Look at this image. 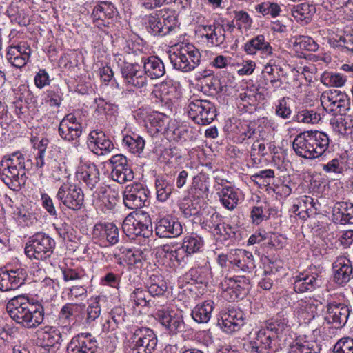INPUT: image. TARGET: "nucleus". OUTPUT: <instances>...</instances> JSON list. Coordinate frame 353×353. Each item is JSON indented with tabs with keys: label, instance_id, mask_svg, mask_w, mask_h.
<instances>
[{
	"label": "nucleus",
	"instance_id": "nucleus-1",
	"mask_svg": "<svg viewBox=\"0 0 353 353\" xmlns=\"http://www.w3.org/2000/svg\"><path fill=\"white\" fill-rule=\"evenodd\" d=\"M6 311L17 324L28 329L36 328L44 319L43 305L25 296L11 299L6 305Z\"/></svg>",
	"mask_w": 353,
	"mask_h": 353
},
{
	"label": "nucleus",
	"instance_id": "nucleus-2",
	"mask_svg": "<svg viewBox=\"0 0 353 353\" xmlns=\"http://www.w3.org/2000/svg\"><path fill=\"white\" fill-rule=\"evenodd\" d=\"M31 164L30 159L21 152L5 156L0 163V178L10 189H19L26 183V170Z\"/></svg>",
	"mask_w": 353,
	"mask_h": 353
},
{
	"label": "nucleus",
	"instance_id": "nucleus-3",
	"mask_svg": "<svg viewBox=\"0 0 353 353\" xmlns=\"http://www.w3.org/2000/svg\"><path fill=\"white\" fill-rule=\"evenodd\" d=\"M170 61L176 70L187 72L194 70L201 62V53L192 44L182 43L170 51Z\"/></svg>",
	"mask_w": 353,
	"mask_h": 353
},
{
	"label": "nucleus",
	"instance_id": "nucleus-4",
	"mask_svg": "<svg viewBox=\"0 0 353 353\" xmlns=\"http://www.w3.org/2000/svg\"><path fill=\"white\" fill-rule=\"evenodd\" d=\"M55 241L44 232H37L30 236L26 243L24 252L30 260L36 263L50 259L55 248Z\"/></svg>",
	"mask_w": 353,
	"mask_h": 353
},
{
	"label": "nucleus",
	"instance_id": "nucleus-5",
	"mask_svg": "<svg viewBox=\"0 0 353 353\" xmlns=\"http://www.w3.org/2000/svg\"><path fill=\"white\" fill-rule=\"evenodd\" d=\"M158 339L154 330L147 327H137L127 339L130 353H153Z\"/></svg>",
	"mask_w": 353,
	"mask_h": 353
},
{
	"label": "nucleus",
	"instance_id": "nucleus-6",
	"mask_svg": "<svg viewBox=\"0 0 353 353\" xmlns=\"http://www.w3.org/2000/svg\"><path fill=\"white\" fill-rule=\"evenodd\" d=\"M121 69L122 77L128 85L133 86L137 89H141L148 85V79L144 70H141V65L139 63L138 59H134V61L130 62L122 58L121 55H117L115 58Z\"/></svg>",
	"mask_w": 353,
	"mask_h": 353
},
{
	"label": "nucleus",
	"instance_id": "nucleus-7",
	"mask_svg": "<svg viewBox=\"0 0 353 353\" xmlns=\"http://www.w3.org/2000/svg\"><path fill=\"white\" fill-rule=\"evenodd\" d=\"M188 114L196 123L205 125L214 120L216 109L214 103L208 100L193 98L189 100Z\"/></svg>",
	"mask_w": 353,
	"mask_h": 353
},
{
	"label": "nucleus",
	"instance_id": "nucleus-8",
	"mask_svg": "<svg viewBox=\"0 0 353 353\" xmlns=\"http://www.w3.org/2000/svg\"><path fill=\"white\" fill-rule=\"evenodd\" d=\"M321 102L327 112L334 114H345L350 110L352 103L346 93L338 90H330L323 92Z\"/></svg>",
	"mask_w": 353,
	"mask_h": 353
},
{
	"label": "nucleus",
	"instance_id": "nucleus-9",
	"mask_svg": "<svg viewBox=\"0 0 353 353\" xmlns=\"http://www.w3.org/2000/svg\"><path fill=\"white\" fill-rule=\"evenodd\" d=\"M56 197L65 207L75 211L80 210L84 204V194L81 188L68 181L60 186Z\"/></svg>",
	"mask_w": 353,
	"mask_h": 353
},
{
	"label": "nucleus",
	"instance_id": "nucleus-10",
	"mask_svg": "<svg viewBox=\"0 0 353 353\" xmlns=\"http://www.w3.org/2000/svg\"><path fill=\"white\" fill-rule=\"evenodd\" d=\"M150 219L148 213L143 211L135 212L125 218L122 228L128 236H145L150 232Z\"/></svg>",
	"mask_w": 353,
	"mask_h": 353
},
{
	"label": "nucleus",
	"instance_id": "nucleus-11",
	"mask_svg": "<svg viewBox=\"0 0 353 353\" xmlns=\"http://www.w3.org/2000/svg\"><path fill=\"white\" fill-rule=\"evenodd\" d=\"M223 296L229 301L242 299L248 292L250 281L245 276L225 278L221 283Z\"/></svg>",
	"mask_w": 353,
	"mask_h": 353
},
{
	"label": "nucleus",
	"instance_id": "nucleus-12",
	"mask_svg": "<svg viewBox=\"0 0 353 353\" xmlns=\"http://www.w3.org/2000/svg\"><path fill=\"white\" fill-rule=\"evenodd\" d=\"M149 193L148 189L142 183L127 185L123 196L125 206L132 210L143 208L148 202Z\"/></svg>",
	"mask_w": 353,
	"mask_h": 353
},
{
	"label": "nucleus",
	"instance_id": "nucleus-13",
	"mask_svg": "<svg viewBox=\"0 0 353 353\" xmlns=\"http://www.w3.org/2000/svg\"><path fill=\"white\" fill-rule=\"evenodd\" d=\"M112 179L120 184L133 180L134 175L132 166L125 156L121 154L113 155L109 159Z\"/></svg>",
	"mask_w": 353,
	"mask_h": 353
},
{
	"label": "nucleus",
	"instance_id": "nucleus-14",
	"mask_svg": "<svg viewBox=\"0 0 353 353\" xmlns=\"http://www.w3.org/2000/svg\"><path fill=\"white\" fill-rule=\"evenodd\" d=\"M91 203L97 213L110 212L116 205V198L108 186L97 187L91 192Z\"/></svg>",
	"mask_w": 353,
	"mask_h": 353
},
{
	"label": "nucleus",
	"instance_id": "nucleus-15",
	"mask_svg": "<svg viewBox=\"0 0 353 353\" xmlns=\"http://www.w3.org/2000/svg\"><path fill=\"white\" fill-rule=\"evenodd\" d=\"M197 32L201 38L206 40L211 46H221L225 41V30L223 24L214 21L210 24H200Z\"/></svg>",
	"mask_w": 353,
	"mask_h": 353
},
{
	"label": "nucleus",
	"instance_id": "nucleus-16",
	"mask_svg": "<svg viewBox=\"0 0 353 353\" xmlns=\"http://www.w3.org/2000/svg\"><path fill=\"white\" fill-rule=\"evenodd\" d=\"M326 309L325 320L327 323L332 324L335 328L345 325L350 314V309L347 305L332 301L327 304Z\"/></svg>",
	"mask_w": 353,
	"mask_h": 353
},
{
	"label": "nucleus",
	"instance_id": "nucleus-17",
	"mask_svg": "<svg viewBox=\"0 0 353 353\" xmlns=\"http://www.w3.org/2000/svg\"><path fill=\"white\" fill-rule=\"evenodd\" d=\"M155 318L170 334H176L185 329V323L182 315L165 310H159Z\"/></svg>",
	"mask_w": 353,
	"mask_h": 353
},
{
	"label": "nucleus",
	"instance_id": "nucleus-18",
	"mask_svg": "<svg viewBox=\"0 0 353 353\" xmlns=\"http://www.w3.org/2000/svg\"><path fill=\"white\" fill-rule=\"evenodd\" d=\"M293 288L296 293L312 292L321 285V275L317 272L305 271L294 278Z\"/></svg>",
	"mask_w": 353,
	"mask_h": 353
},
{
	"label": "nucleus",
	"instance_id": "nucleus-19",
	"mask_svg": "<svg viewBox=\"0 0 353 353\" xmlns=\"http://www.w3.org/2000/svg\"><path fill=\"white\" fill-rule=\"evenodd\" d=\"M269 330H260L255 339L244 344L248 353H272L274 352L273 339Z\"/></svg>",
	"mask_w": 353,
	"mask_h": 353
},
{
	"label": "nucleus",
	"instance_id": "nucleus-20",
	"mask_svg": "<svg viewBox=\"0 0 353 353\" xmlns=\"http://www.w3.org/2000/svg\"><path fill=\"white\" fill-rule=\"evenodd\" d=\"M176 19L173 14L167 16L163 14L161 17L150 16L147 29L154 36H163L168 34L176 26Z\"/></svg>",
	"mask_w": 353,
	"mask_h": 353
},
{
	"label": "nucleus",
	"instance_id": "nucleus-21",
	"mask_svg": "<svg viewBox=\"0 0 353 353\" xmlns=\"http://www.w3.org/2000/svg\"><path fill=\"white\" fill-rule=\"evenodd\" d=\"M292 148L296 154L307 159H315L318 157L316 150L309 135V130L299 134L292 142Z\"/></svg>",
	"mask_w": 353,
	"mask_h": 353
},
{
	"label": "nucleus",
	"instance_id": "nucleus-22",
	"mask_svg": "<svg viewBox=\"0 0 353 353\" xmlns=\"http://www.w3.org/2000/svg\"><path fill=\"white\" fill-rule=\"evenodd\" d=\"M182 231L181 223L171 216H165L156 222L155 233L160 238L176 237Z\"/></svg>",
	"mask_w": 353,
	"mask_h": 353
},
{
	"label": "nucleus",
	"instance_id": "nucleus-23",
	"mask_svg": "<svg viewBox=\"0 0 353 353\" xmlns=\"http://www.w3.org/2000/svg\"><path fill=\"white\" fill-rule=\"evenodd\" d=\"M244 314L241 310H230L222 314L218 324L226 333H232L239 331L245 324Z\"/></svg>",
	"mask_w": 353,
	"mask_h": 353
},
{
	"label": "nucleus",
	"instance_id": "nucleus-24",
	"mask_svg": "<svg viewBox=\"0 0 353 353\" xmlns=\"http://www.w3.org/2000/svg\"><path fill=\"white\" fill-rule=\"evenodd\" d=\"M31 49L25 43L10 46L6 53L7 61L17 68L24 67L28 62Z\"/></svg>",
	"mask_w": 353,
	"mask_h": 353
},
{
	"label": "nucleus",
	"instance_id": "nucleus-25",
	"mask_svg": "<svg viewBox=\"0 0 353 353\" xmlns=\"http://www.w3.org/2000/svg\"><path fill=\"white\" fill-rule=\"evenodd\" d=\"M81 125L77 122L73 114H69L64 117L59 126V133L62 139L66 141H72L80 137Z\"/></svg>",
	"mask_w": 353,
	"mask_h": 353
},
{
	"label": "nucleus",
	"instance_id": "nucleus-26",
	"mask_svg": "<svg viewBox=\"0 0 353 353\" xmlns=\"http://www.w3.org/2000/svg\"><path fill=\"white\" fill-rule=\"evenodd\" d=\"M114 145L100 130L90 132V150L94 154L104 155L114 149Z\"/></svg>",
	"mask_w": 353,
	"mask_h": 353
},
{
	"label": "nucleus",
	"instance_id": "nucleus-27",
	"mask_svg": "<svg viewBox=\"0 0 353 353\" xmlns=\"http://www.w3.org/2000/svg\"><path fill=\"white\" fill-rule=\"evenodd\" d=\"M230 263L243 272H250L255 268L252 252L242 249L230 252Z\"/></svg>",
	"mask_w": 353,
	"mask_h": 353
},
{
	"label": "nucleus",
	"instance_id": "nucleus-28",
	"mask_svg": "<svg viewBox=\"0 0 353 353\" xmlns=\"http://www.w3.org/2000/svg\"><path fill=\"white\" fill-rule=\"evenodd\" d=\"M243 48L249 55H254L258 52L266 57L273 55L272 47L262 34H259L249 39L244 44Z\"/></svg>",
	"mask_w": 353,
	"mask_h": 353
},
{
	"label": "nucleus",
	"instance_id": "nucleus-29",
	"mask_svg": "<svg viewBox=\"0 0 353 353\" xmlns=\"http://www.w3.org/2000/svg\"><path fill=\"white\" fill-rule=\"evenodd\" d=\"M332 218L336 223L353 224V203L347 201L336 202L332 208Z\"/></svg>",
	"mask_w": 353,
	"mask_h": 353
},
{
	"label": "nucleus",
	"instance_id": "nucleus-30",
	"mask_svg": "<svg viewBox=\"0 0 353 353\" xmlns=\"http://www.w3.org/2000/svg\"><path fill=\"white\" fill-rule=\"evenodd\" d=\"M141 63L143 64V70L145 76L151 79H159L165 73V69L163 61L157 57L140 58Z\"/></svg>",
	"mask_w": 353,
	"mask_h": 353
},
{
	"label": "nucleus",
	"instance_id": "nucleus-31",
	"mask_svg": "<svg viewBox=\"0 0 353 353\" xmlns=\"http://www.w3.org/2000/svg\"><path fill=\"white\" fill-rule=\"evenodd\" d=\"M333 269L334 280L339 285H345L353 277V268L348 259L338 260L334 263Z\"/></svg>",
	"mask_w": 353,
	"mask_h": 353
},
{
	"label": "nucleus",
	"instance_id": "nucleus-32",
	"mask_svg": "<svg viewBox=\"0 0 353 353\" xmlns=\"http://www.w3.org/2000/svg\"><path fill=\"white\" fill-rule=\"evenodd\" d=\"M325 157L326 154L321 157L319 164L322 171L334 176L343 175L346 169L344 159L340 155H336L331 159H325Z\"/></svg>",
	"mask_w": 353,
	"mask_h": 353
},
{
	"label": "nucleus",
	"instance_id": "nucleus-33",
	"mask_svg": "<svg viewBox=\"0 0 353 353\" xmlns=\"http://www.w3.org/2000/svg\"><path fill=\"white\" fill-rule=\"evenodd\" d=\"M114 7L112 3L108 1H102L97 5L92 13L93 23L99 28L105 26V19L112 18Z\"/></svg>",
	"mask_w": 353,
	"mask_h": 353
},
{
	"label": "nucleus",
	"instance_id": "nucleus-34",
	"mask_svg": "<svg viewBox=\"0 0 353 353\" xmlns=\"http://www.w3.org/2000/svg\"><path fill=\"white\" fill-rule=\"evenodd\" d=\"M216 190L219 201L225 209L233 210L236 208L239 200V192L236 190L231 186L217 187Z\"/></svg>",
	"mask_w": 353,
	"mask_h": 353
},
{
	"label": "nucleus",
	"instance_id": "nucleus-35",
	"mask_svg": "<svg viewBox=\"0 0 353 353\" xmlns=\"http://www.w3.org/2000/svg\"><path fill=\"white\" fill-rule=\"evenodd\" d=\"M214 303L210 300L197 304L192 310L191 316L198 323H208L214 310Z\"/></svg>",
	"mask_w": 353,
	"mask_h": 353
},
{
	"label": "nucleus",
	"instance_id": "nucleus-36",
	"mask_svg": "<svg viewBox=\"0 0 353 353\" xmlns=\"http://www.w3.org/2000/svg\"><path fill=\"white\" fill-rule=\"evenodd\" d=\"M157 199L161 202L166 201L174 190L173 180L168 176H158L155 180Z\"/></svg>",
	"mask_w": 353,
	"mask_h": 353
},
{
	"label": "nucleus",
	"instance_id": "nucleus-37",
	"mask_svg": "<svg viewBox=\"0 0 353 353\" xmlns=\"http://www.w3.org/2000/svg\"><path fill=\"white\" fill-rule=\"evenodd\" d=\"M257 90V89H246L241 92L237 98L239 109L245 112H252L256 105Z\"/></svg>",
	"mask_w": 353,
	"mask_h": 353
},
{
	"label": "nucleus",
	"instance_id": "nucleus-38",
	"mask_svg": "<svg viewBox=\"0 0 353 353\" xmlns=\"http://www.w3.org/2000/svg\"><path fill=\"white\" fill-rule=\"evenodd\" d=\"M309 135L311 137L318 157L325 154L330 141L328 135L325 132L319 130H309Z\"/></svg>",
	"mask_w": 353,
	"mask_h": 353
},
{
	"label": "nucleus",
	"instance_id": "nucleus-39",
	"mask_svg": "<svg viewBox=\"0 0 353 353\" xmlns=\"http://www.w3.org/2000/svg\"><path fill=\"white\" fill-rule=\"evenodd\" d=\"M147 292L151 296H161L167 290V284L162 276L157 274L151 275L146 283Z\"/></svg>",
	"mask_w": 353,
	"mask_h": 353
},
{
	"label": "nucleus",
	"instance_id": "nucleus-40",
	"mask_svg": "<svg viewBox=\"0 0 353 353\" xmlns=\"http://www.w3.org/2000/svg\"><path fill=\"white\" fill-rule=\"evenodd\" d=\"M165 134L169 139L175 141H184L190 137L188 127L178 124L176 121H172L168 124Z\"/></svg>",
	"mask_w": 353,
	"mask_h": 353
},
{
	"label": "nucleus",
	"instance_id": "nucleus-41",
	"mask_svg": "<svg viewBox=\"0 0 353 353\" xmlns=\"http://www.w3.org/2000/svg\"><path fill=\"white\" fill-rule=\"evenodd\" d=\"M315 12V6L307 3L299 4L292 10V14L294 19L297 21H303L305 23L310 22Z\"/></svg>",
	"mask_w": 353,
	"mask_h": 353
},
{
	"label": "nucleus",
	"instance_id": "nucleus-42",
	"mask_svg": "<svg viewBox=\"0 0 353 353\" xmlns=\"http://www.w3.org/2000/svg\"><path fill=\"white\" fill-rule=\"evenodd\" d=\"M30 102L28 104H24L22 99L17 101L15 104V112L17 115L21 119H28L29 117H32L36 111L37 99L33 96L32 93H28Z\"/></svg>",
	"mask_w": 353,
	"mask_h": 353
},
{
	"label": "nucleus",
	"instance_id": "nucleus-43",
	"mask_svg": "<svg viewBox=\"0 0 353 353\" xmlns=\"http://www.w3.org/2000/svg\"><path fill=\"white\" fill-rule=\"evenodd\" d=\"M223 221L222 217L217 212L208 214L206 217L199 219L201 228L211 232L214 236L216 233H220V225Z\"/></svg>",
	"mask_w": 353,
	"mask_h": 353
},
{
	"label": "nucleus",
	"instance_id": "nucleus-44",
	"mask_svg": "<svg viewBox=\"0 0 353 353\" xmlns=\"http://www.w3.org/2000/svg\"><path fill=\"white\" fill-rule=\"evenodd\" d=\"M123 144L130 152L139 154L144 149L145 141L139 134L132 133L123 137Z\"/></svg>",
	"mask_w": 353,
	"mask_h": 353
},
{
	"label": "nucleus",
	"instance_id": "nucleus-45",
	"mask_svg": "<svg viewBox=\"0 0 353 353\" xmlns=\"http://www.w3.org/2000/svg\"><path fill=\"white\" fill-rule=\"evenodd\" d=\"M171 121L169 117L158 112H152L148 116V122L155 128L157 132L163 130L165 132L168 125Z\"/></svg>",
	"mask_w": 353,
	"mask_h": 353
},
{
	"label": "nucleus",
	"instance_id": "nucleus-46",
	"mask_svg": "<svg viewBox=\"0 0 353 353\" xmlns=\"http://www.w3.org/2000/svg\"><path fill=\"white\" fill-rule=\"evenodd\" d=\"M288 319L285 316L284 312L278 313L275 317L272 319L266 329L262 330H269L272 336L274 332L276 335L281 334L286 328L288 327Z\"/></svg>",
	"mask_w": 353,
	"mask_h": 353
},
{
	"label": "nucleus",
	"instance_id": "nucleus-47",
	"mask_svg": "<svg viewBox=\"0 0 353 353\" xmlns=\"http://www.w3.org/2000/svg\"><path fill=\"white\" fill-rule=\"evenodd\" d=\"M317 345L313 341L296 339L289 347V353H318Z\"/></svg>",
	"mask_w": 353,
	"mask_h": 353
},
{
	"label": "nucleus",
	"instance_id": "nucleus-48",
	"mask_svg": "<svg viewBox=\"0 0 353 353\" xmlns=\"http://www.w3.org/2000/svg\"><path fill=\"white\" fill-rule=\"evenodd\" d=\"M180 211L185 218L192 217V221H199L204 212L200 210L192 201L188 200L180 205Z\"/></svg>",
	"mask_w": 353,
	"mask_h": 353
},
{
	"label": "nucleus",
	"instance_id": "nucleus-49",
	"mask_svg": "<svg viewBox=\"0 0 353 353\" xmlns=\"http://www.w3.org/2000/svg\"><path fill=\"white\" fill-rule=\"evenodd\" d=\"M160 89L164 99L167 101H174L181 95L180 88L172 81H166L161 83Z\"/></svg>",
	"mask_w": 353,
	"mask_h": 353
},
{
	"label": "nucleus",
	"instance_id": "nucleus-50",
	"mask_svg": "<svg viewBox=\"0 0 353 353\" xmlns=\"http://www.w3.org/2000/svg\"><path fill=\"white\" fill-rule=\"evenodd\" d=\"M330 125L332 130L342 136H350L353 139V130L348 125L345 117H339L331 119Z\"/></svg>",
	"mask_w": 353,
	"mask_h": 353
},
{
	"label": "nucleus",
	"instance_id": "nucleus-51",
	"mask_svg": "<svg viewBox=\"0 0 353 353\" xmlns=\"http://www.w3.org/2000/svg\"><path fill=\"white\" fill-rule=\"evenodd\" d=\"M203 245V241L201 237L196 235L186 236L182 245L183 249L187 254H193L199 252Z\"/></svg>",
	"mask_w": 353,
	"mask_h": 353
},
{
	"label": "nucleus",
	"instance_id": "nucleus-52",
	"mask_svg": "<svg viewBox=\"0 0 353 353\" xmlns=\"http://www.w3.org/2000/svg\"><path fill=\"white\" fill-rule=\"evenodd\" d=\"M106 222H99L94 224L92 231L91 241L93 243L99 245L100 247H106V241L104 239L105 230H106Z\"/></svg>",
	"mask_w": 353,
	"mask_h": 353
},
{
	"label": "nucleus",
	"instance_id": "nucleus-53",
	"mask_svg": "<svg viewBox=\"0 0 353 353\" xmlns=\"http://www.w3.org/2000/svg\"><path fill=\"white\" fill-rule=\"evenodd\" d=\"M296 119L304 123H318L321 119V114L313 110L304 109L298 112Z\"/></svg>",
	"mask_w": 353,
	"mask_h": 353
},
{
	"label": "nucleus",
	"instance_id": "nucleus-54",
	"mask_svg": "<svg viewBox=\"0 0 353 353\" xmlns=\"http://www.w3.org/2000/svg\"><path fill=\"white\" fill-rule=\"evenodd\" d=\"M77 307L72 304H65L61 308L59 314V323L63 327H67L70 324L71 321L73 319L74 313L76 311Z\"/></svg>",
	"mask_w": 353,
	"mask_h": 353
},
{
	"label": "nucleus",
	"instance_id": "nucleus-55",
	"mask_svg": "<svg viewBox=\"0 0 353 353\" xmlns=\"http://www.w3.org/2000/svg\"><path fill=\"white\" fill-rule=\"evenodd\" d=\"M256 10L261 13L263 16L271 15L272 17L279 15L281 10L280 6L273 2H263L256 7Z\"/></svg>",
	"mask_w": 353,
	"mask_h": 353
},
{
	"label": "nucleus",
	"instance_id": "nucleus-56",
	"mask_svg": "<svg viewBox=\"0 0 353 353\" xmlns=\"http://www.w3.org/2000/svg\"><path fill=\"white\" fill-rule=\"evenodd\" d=\"M147 292L143 288H136L130 294V301L135 306H149L151 300L148 299Z\"/></svg>",
	"mask_w": 353,
	"mask_h": 353
},
{
	"label": "nucleus",
	"instance_id": "nucleus-57",
	"mask_svg": "<svg viewBox=\"0 0 353 353\" xmlns=\"http://www.w3.org/2000/svg\"><path fill=\"white\" fill-rule=\"evenodd\" d=\"M6 271L14 290L19 288L24 283L26 279V272L23 269L18 268Z\"/></svg>",
	"mask_w": 353,
	"mask_h": 353
},
{
	"label": "nucleus",
	"instance_id": "nucleus-58",
	"mask_svg": "<svg viewBox=\"0 0 353 353\" xmlns=\"http://www.w3.org/2000/svg\"><path fill=\"white\" fill-rule=\"evenodd\" d=\"M239 30L248 29L251 27L252 20L249 14L243 10L234 11V18Z\"/></svg>",
	"mask_w": 353,
	"mask_h": 353
},
{
	"label": "nucleus",
	"instance_id": "nucleus-59",
	"mask_svg": "<svg viewBox=\"0 0 353 353\" xmlns=\"http://www.w3.org/2000/svg\"><path fill=\"white\" fill-rule=\"evenodd\" d=\"M94 110L92 113L93 117L97 120L103 119L110 110V104L108 103L102 98L95 99L94 104Z\"/></svg>",
	"mask_w": 353,
	"mask_h": 353
},
{
	"label": "nucleus",
	"instance_id": "nucleus-60",
	"mask_svg": "<svg viewBox=\"0 0 353 353\" xmlns=\"http://www.w3.org/2000/svg\"><path fill=\"white\" fill-rule=\"evenodd\" d=\"M49 140L47 138H42L38 143V153L36 157V166L41 168L45 165V156L46 150H48Z\"/></svg>",
	"mask_w": 353,
	"mask_h": 353
},
{
	"label": "nucleus",
	"instance_id": "nucleus-61",
	"mask_svg": "<svg viewBox=\"0 0 353 353\" xmlns=\"http://www.w3.org/2000/svg\"><path fill=\"white\" fill-rule=\"evenodd\" d=\"M333 353H353V339L343 337L335 344Z\"/></svg>",
	"mask_w": 353,
	"mask_h": 353
},
{
	"label": "nucleus",
	"instance_id": "nucleus-62",
	"mask_svg": "<svg viewBox=\"0 0 353 353\" xmlns=\"http://www.w3.org/2000/svg\"><path fill=\"white\" fill-rule=\"evenodd\" d=\"M304 307L305 313L307 314L308 319H314L319 315V312L322 310V303L317 300H309L305 302V305H301Z\"/></svg>",
	"mask_w": 353,
	"mask_h": 353
},
{
	"label": "nucleus",
	"instance_id": "nucleus-63",
	"mask_svg": "<svg viewBox=\"0 0 353 353\" xmlns=\"http://www.w3.org/2000/svg\"><path fill=\"white\" fill-rule=\"evenodd\" d=\"M61 160L62 153L60 150V148L54 145L50 146L48 150L47 151V155L45 159V165L49 168L52 165L58 163L59 161H61Z\"/></svg>",
	"mask_w": 353,
	"mask_h": 353
},
{
	"label": "nucleus",
	"instance_id": "nucleus-64",
	"mask_svg": "<svg viewBox=\"0 0 353 353\" xmlns=\"http://www.w3.org/2000/svg\"><path fill=\"white\" fill-rule=\"evenodd\" d=\"M192 187L195 190L194 194H197V196H201L203 194H205L209 190V184L207 182V178L205 176H196L194 177Z\"/></svg>",
	"mask_w": 353,
	"mask_h": 353
}]
</instances>
